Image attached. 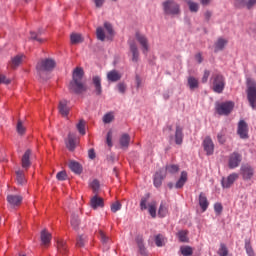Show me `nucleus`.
<instances>
[{
    "mask_svg": "<svg viewBox=\"0 0 256 256\" xmlns=\"http://www.w3.org/2000/svg\"><path fill=\"white\" fill-rule=\"evenodd\" d=\"M85 75V71L83 68L77 67L72 74V81L68 86L69 91L72 93H76L77 95H81V93H85L87 91V85H85V81H83V77Z\"/></svg>",
    "mask_w": 256,
    "mask_h": 256,
    "instance_id": "nucleus-1",
    "label": "nucleus"
},
{
    "mask_svg": "<svg viewBox=\"0 0 256 256\" xmlns=\"http://www.w3.org/2000/svg\"><path fill=\"white\" fill-rule=\"evenodd\" d=\"M57 63L51 58L40 60L36 65L37 73L40 77H43L44 73H49L55 69Z\"/></svg>",
    "mask_w": 256,
    "mask_h": 256,
    "instance_id": "nucleus-2",
    "label": "nucleus"
},
{
    "mask_svg": "<svg viewBox=\"0 0 256 256\" xmlns=\"http://www.w3.org/2000/svg\"><path fill=\"white\" fill-rule=\"evenodd\" d=\"M162 9L164 15L170 17H176V15H181V6L174 0H166L162 3Z\"/></svg>",
    "mask_w": 256,
    "mask_h": 256,
    "instance_id": "nucleus-3",
    "label": "nucleus"
},
{
    "mask_svg": "<svg viewBox=\"0 0 256 256\" xmlns=\"http://www.w3.org/2000/svg\"><path fill=\"white\" fill-rule=\"evenodd\" d=\"M104 29L102 27H98L96 29V37L99 41H105V39H111L113 37L114 31H113V25L109 22L104 23ZM106 31V35H105Z\"/></svg>",
    "mask_w": 256,
    "mask_h": 256,
    "instance_id": "nucleus-4",
    "label": "nucleus"
},
{
    "mask_svg": "<svg viewBox=\"0 0 256 256\" xmlns=\"http://www.w3.org/2000/svg\"><path fill=\"white\" fill-rule=\"evenodd\" d=\"M247 99L252 109H256V82L248 79L247 80Z\"/></svg>",
    "mask_w": 256,
    "mask_h": 256,
    "instance_id": "nucleus-5",
    "label": "nucleus"
},
{
    "mask_svg": "<svg viewBox=\"0 0 256 256\" xmlns=\"http://www.w3.org/2000/svg\"><path fill=\"white\" fill-rule=\"evenodd\" d=\"M211 79L214 93H223L225 89V77L221 74H214Z\"/></svg>",
    "mask_w": 256,
    "mask_h": 256,
    "instance_id": "nucleus-6",
    "label": "nucleus"
},
{
    "mask_svg": "<svg viewBox=\"0 0 256 256\" xmlns=\"http://www.w3.org/2000/svg\"><path fill=\"white\" fill-rule=\"evenodd\" d=\"M240 175L243 181H251L255 175V168L249 163L242 164L240 167Z\"/></svg>",
    "mask_w": 256,
    "mask_h": 256,
    "instance_id": "nucleus-7",
    "label": "nucleus"
},
{
    "mask_svg": "<svg viewBox=\"0 0 256 256\" xmlns=\"http://www.w3.org/2000/svg\"><path fill=\"white\" fill-rule=\"evenodd\" d=\"M234 107H235V103L231 101L223 102L216 105V111L218 115H229L231 111H233Z\"/></svg>",
    "mask_w": 256,
    "mask_h": 256,
    "instance_id": "nucleus-8",
    "label": "nucleus"
},
{
    "mask_svg": "<svg viewBox=\"0 0 256 256\" xmlns=\"http://www.w3.org/2000/svg\"><path fill=\"white\" fill-rule=\"evenodd\" d=\"M243 161V156L238 152H233L228 158L229 169H237L241 162Z\"/></svg>",
    "mask_w": 256,
    "mask_h": 256,
    "instance_id": "nucleus-9",
    "label": "nucleus"
},
{
    "mask_svg": "<svg viewBox=\"0 0 256 256\" xmlns=\"http://www.w3.org/2000/svg\"><path fill=\"white\" fill-rule=\"evenodd\" d=\"M239 179V175L237 173H231L226 178L223 177L221 180V185L223 189H230L233 186V183H235Z\"/></svg>",
    "mask_w": 256,
    "mask_h": 256,
    "instance_id": "nucleus-10",
    "label": "nucleus"
},
{
    "mask_svg": "<svg viewBox=\"0 0 256 256\" xmlns=\"http://www.w3.org/2000/svg\"><path fill=\"white\" fill-rule=\"evenodd\" d=\"M237 134L240 139H249V126L245 120H240L238 123Z\"/></svg>",
    "mask_w": 256,
    "mask_h": 256,
    "instance_id": "nucleus-11",
    "label": "nucleus"
},
{
    "mask_svg": "<svg viewBox=\"0 0 256 256\" xmlns=\"http://www.w3.org/2000/svg\"><path fill=\"white\" fill-rule=\"evenodd\" d=\"M136 40L142 47V53H144V55H147V53L149 52V40L147 39V36L141 33H136Z\"/></svg>",
    "mask_w": 256,
    "mask_h": 256,
    "instance_id": "nucleus-12",
    "label": "nucleus"
},
{
    "mask_svg": "<svg viewBox=\"0 0 256 256\" xmlns=\"http://www.w3.org/2000/svg\"><path fill=\"white\" fill-rule=\"evenodd\" d=\"M7 202L13 209H15V207H19V205L23 203V196L17 194H9L7 196Z\"/></svg>",
    "mask_w": 256,
    "mask_h": 256,
    "instance_id": "nucleus-13",
    "label": "nucleus"
},
{
    "mask_svg": "<svg viewBox=\"0 0 256 256\" xmlns=\"http://www.w3.org/2000/svg\"><path fill=\"white\" fill-rule=\"evenodd\" d=\"M235 7L238 9L246 8L248 10L253 9L256 5V0H235Z\"/></svg>",
    "mask_w": 256,
    "mask_h": 256,
    "instance_id": "nucleus-14",
    "label": "nucleus"
},
{
    "mask_svg": "<svg viewBox=\"0 0 256 256\" xmlns=\"http://www.w3.org/2000/svg\"><path fill=\"white\" fill-rule=\"evenodd\" d=\"M202 145L204 147V151H206V155H213L215 152V144L209 136L204 139Z\"/></svg>",
    "mask_w": 256,
    "mask_h": 256,
    "instance_id": "nucleus-15",
    "label": "nucleus"
},
{
    "mask_svg": "<svg viewBox=\"0 0 256 256\" xmlns=\"http://www.w3.org/2000/svg\"><path fill=\"white\" fill-rule=\"evenodd\" d=\"M167 177V172H165L164 169H160L158 172L154 175V186L160 187L163 185V179Z\"/></svg>",
    "mask_w": 256,
    "mask_h": 256,
    "instance_id": "nucleus-16",
    "label": "nucleus"
},
{
    "mask_svg": "<svg viewBox=\"0 0 256 256\" xmlns=\"http://www.w3.org/2000/svg\"><path fill=\"white\" fill-rule=\"evenodd\" d=\"M68 167L70 171L76 175H81L83 173V166L75 160L70 161Z\"/></svg>",
    "mask_w": 256,
    "mask_h": 256,
    "instance_id": "nucleus-17",
    "label": "nucleus"
},
{
    "mask_svg": "<svg viewBox=\"0 0 256 256\" xmlns=\"http://www.w3.org/2000/svg\"><path fill=\"white\" fill-rule=\"evenodd\" d=\"M31 150H26L24 155L22 156L21 163L23 169H29L31 167Z\"/></svg>",
    "mask_w": 256,
    "mask_h": 256,
    "instance_id": "nucleus-18",
    "label": "nucleus"
},
{
    "mask_svg": "<svg viewBox=\"0 0 256 256\" xmlns=\"http://www.w3.org/2000/svg\"><path fill=\"white\" fill-rule=\"evenodd\" d=\"M199 206L202 209L203 212L207 211V209L209 208V200H207V196L205 195V193L201 192L199 194Z\"/></svg>",
    "mask_w": 256,
    "mask_h": 256,
    "instance_id": "nucleus-19",
    "label": "nucleus"
},
{
    "mask_svg": "<svg viewBox=\"0 0 256 256\" xmlns=\"http://www.w3.org/2000/svg\"><path fill=\"white\" fill-rule=\"evenodd\" d=\"M92 83L94 85L96 95H101L103 93V87L101 86V77L93 76Z\"/></svg>",
    "mask_w": 256,
    "mask_h": 256,
    "instance_id": "nucleus-20",
    "label": "nucleus"
},
{
    "mask_svg": "<svg viewBox=\"0 0 256 256\" xmlns=\"http://www.w3.org/2000/svg\"><path fill=\"white\" fill-rule=\"evenodd\" d=\"M228 41L225 38H218L214 44V53H219V51H223L227 45Z\"/></svg>",
    "mask_w": 256,
    "mask_h": 256,
    "instance_id": "nucleus-21",
    "label": "nucleus"
},
{
    "mask_svg": "<svg viewBox=\"0 0 256 256\" xmlns=\"http://www.w3.org/2000/svg\"><path fill=\"white\" fill-rule=\"evenodd\" d=\"M66 147L70 151H75V148L77 147V138L75 135L69 133L68 134V140L66 141Z\"/></svg>",
    "mask_w": 256,
    "mask_h": 256,
    "instance_id": "nucleus-22",
    "label": "nucleus"
},
{
    "mask_svg": "<svg viewBox=\"0 0 256 256\" xmlns=\"http://www.w3.org/2000/svg\"><path fill=\"white\" fill-rule=\"evenodd\" d=\"M90 205L92 209H99V207H104L105 203L103 202V198L95 195L94 197L91 198Z\"/></svg>",
    "mask_w": 256,
    "mask_h": 256,
    "instance_id": "nucleus-23",
    "label": "nucleus"
},
{
    "mask_svg": "<svg viewBox=\"0 0 256 256\" xmlns=\"http://www.w3.org/2000/svg\"><path fill=\"white\" fill-rule=\"evenodd\" d=\"M183 127L176 125L175 130V143L176 145H182L183 144Z\"/></svg>",
    "mask_w": 256,
    "mask_h": 256,
    "instance_id": "nucleus-24",
    "label": "nucleus"
},
{
    "mask_svg": "<svg viewBox=\"0 0 256 256\" xmlns=\"http://www.w3.org/2000/svg\"><path fill=\"white\" fill-rule=\"evenodd\" d=\"M107 79L108 81H111V83H117V81H121V73L117 70L109 71L107 73Z\"/></svg>",
    "mask_w": 256,
    "mask_h": 256,
    "instance_id": "nucleus-25",
    "label": "nucleus"
},
{
    "mask_svg": "<svg viewBox=\"0 0 256 256\" xmlns=\"http://www.w3.org/2000/svg\"><path fill=\"white\" fill-rule=\"evenodd\" d=\"M23 59H25L24 55H17L11 59L9 65L12 69H17L21 63H23Z\"/></svg>",
    "mask_w": 256,
    "mask_h": 256,
    "instance_id": "nucleus-26",
    "label": "nucleus"
},
{
    "mask_svg": "<svg viewBox=\"0 0 256 256\" xmlns=\"http://www.w3.org/2000/svg\"><path fill=\"white\" fill-rule=\"evenodd\" d=\"M58 109L62 117H67V115H69V106L67 105V100H61Z\"/></svg>",
    "mask_w": 256,
    "mask_h": 256,
    "instance_id": "nucleus-27",
    "label": "nucleus"
},
{
    "mask_svg": "<svg viewBox=\"0 0 256 256\" xmlns=\"http://www.w3.org/2000/svg\"><path fill=\"white\" fill-rule=\"evenodd\" d=\"M185 183H187V172L182 171L180 178L178 179V181L175 184V188L183 189V187L185 186Z\"/></svg>",
    "mask_w": 256,
    "mask_h": 256,
    "instance_id": "nucleus-28",
    "label": "nucleus"
},
{
    "mask_svg": "<svg viewBox=\"0 0 256 256\" xmlns=\"http://www.w3.org/2000/svg\"><path fill=\"white\" fill-rule=\"evenodd\" d=\"M130 51L132 53V61L133 63H137L139 61V48H137V44L130 43Z\"/></svg>",
    "mask_w": 256,
    "mask_h": 256,
    "instance_id": "nucleus-29",
    "label": "nucleus"
},
{
    "mask_svg": "<svg viewBox=\"0 0 256 256\" xmlns=\"http://www.w3.org/2000/svg\"><path fill=\"white\" fill-rule=\"evenodd\" d=\"M129 143H131V136L125 133L120 137V145L122 149H127L129 147Z\"/></svg>",
    "mask_w": 256,
    "mask_h": 256,
    "instance_id": "nucleus-30",
    "label": "nucleus"
},
{
    "mask_svg": "<svg viewBox=\"0 0 256 256\" xmlns=\"http://www.w3.org/2000/svg\"><path fill=\"white\" fill-rule=\"evenodd\" d=\"M188 87H189V89H191V91H193L195 89H199V79H197L193 76H189L188 77Z\"/></svg>",
    "mask_w": 256,
    "mask_h": 256,
    "instance_id": "nucleus-31",
    "label": "nucleus"
},
{
    "mask_svg": "<svg viewBox=\"0 0 256 256\" xmlns=\"http://www.w3.org/2000/svg\"><path fill=\"white\" fill-rule=\"evenodd\" d=\"M57 247H58V251H59V253H61V255H67V253H69L66 241L59 240L57 243Z\"/></svg>",
    "mask_w": 256,
    "mask_h": 256,
    "instance_id": "nucleus-32",
    "label": "nucleus"
},
{
    "mask_svg": "<svg viewBox=\"0 0 256 256\" xmlns=\"http://www.w3.org/2000/svg\"><path fill=\"white\" fill-rule=\"evenodd\" d=\"M136 243L139 248V253L142 254L143 256H147V249L145 248V245L143 244V237L138 236L136 238Z\"/></svg>",
    "mask_w": 256,
    "mask_h": 256,
    "instance_id": "nucleus-33",
    "label": "nucleus"
},
{
    "mask_svg": "<svg viewBox=\"0 0 256 256\" xmlns=\"http://www.w3.org/2000/svg\"><path fill=\"white\" fill-rule=\"evenodd\" d=\"M70 42L72 45H77L79 43H83V36L79 33H72L70 35Z\"/></svg>",
    "mask_w": 256,
    "mask_h": 256,
    "instance_id": "nucleus-34",
    "label": "nucleus"
},
{
    "mask_svg": "<svg viewBox=\"0 0 256 256\" xmlns=\"http://www.w3.org/2000/svg\"><path fill=\"white\" fill-rule=\"evenodd\" d=\"M70 223H71L72 229H74L75 231H77V229H79V225H81V220L79 219V215H77V214H72Z\"/></svg>",
    "mask_w": 256,
    "mask_h": 256,
    "instance_id": "nucleus-35",
    "label": "nucleus"
},
{
    "mask_svg": "<svg viewBox=\"0 0 256 256\" xmlns=\"http://www.w3.org/2000/svg\"><path fill=\"white\" fill-rule=\"evenodd\" d=\"M41 242L42 245H49V243H51V233L47 232V230H43L41 232Z\"/></svg>",
    "mask_w": 256,
    "mask_h": 256,
    "instance_id": "nucleus-36",
    "label": "nucleus"
},
{
    "mask_svg": "<svg viewBox=\"0 0 256 256\" xmlns=\"http://www.w3.org/2000/svg\"><path fill=\"white\" fill-rule=\"evenodd\" d=\"M244 249L246 251V255L255 256V250H253V246L251 245V240L246 239Z\"/></svg>",
    "mask_w": 256,
    "mask_h": 256,
    "instance_id": "nucleus-37",
    "label": "nucleus"
},
{
    "mask_svg": "<svg viewBox=\"0 0 256 256\" xmlns=\"http://www.w3.org/2000/svg\"><path fill=\"white\" fill-rule=\"evenodd\" d=\"M165 173H170L171 175H175V173H179V165L177 164H168L165 168Z\"/></svg>",
    "mask_w": 256,
    "mask_h": 256,
    "instance_id": "nucleus-38",
    "label": "nucleus"
},
{
    "mask_svg": "<svg viewBox=\"0 0 256 256\" xmlns=\"http://www.w3.org/2000/svg\"><path fill=\"white\" fill-rule=\"evenodd\" d=\"M187 235H189V231L187 230H181L177 234L178 239L181 243H189V237H187Z\"/></svg>",
    "mask_w": 256,
    "mask_h": 256,
    "instance_id": "nucleus-39",
    "label": "nucleus"
},
{
    "mask_svg": "<svg viewBox=\"0 0 256 256\" xmlns=\"http://www.w3.org/2000/svg\"><path fill=\"white\" fill-rule=\"evenodd\" d=\"M217 253L219 256H233L229 254V248H227V245H225V243L220 244V247Z\"/></svg>",
    "mask_w": 256,
    "mask_h": 256,
    "instance_id": "nucleus-40",
    "label": "nucleus"
},
{
    "mask_svg": "<svg viewBox=\"0 0 256 256\" xmlns=\"http://www.w3.org/2000/svg\"><path fill=\"white\" fill-rule=\"evenodd\" d=\"M16 181L18 185H25V183H27V180L25 179V174L23 173V171L18 170L16 172Z\"/></svg>",
    "mask_w": 256,
    "mask_h": 256,
    "instance_id": "nucleus-41",
    "label": "nucleus"
},
{
    "mask_svg": "<svg viewBox=\"0 0 256 256\" xmlns=\"http://www.w3.org/2000/svg\"><path fill=\"white\" fill-rule=\"evenodd\" d=\"M225 135H227V130L226 129H222L217 134L218 143H220V145H225V143L227 141V138L225 137Z\"/></svg>",
    "mask_w": 256,
    "mask_h": 256,
    "instance_id": "nucleus-42",
    "label": "nucleus"
},
{
    "mask_svg": "<svg viewBox=\"0 0 256 256\" xmlns=\"http://www.w3.org/2000/svg\"><path fill=\"white\" fill-rule=\"evenodd\" d=\"M186 3L191 13H197V11H199V3L193 2L191 0H186Z\"/></svg>",
    "mask_w": 256,
    "mask_h": 256,
    "instance_id": "nucleus-43",
    "label": "nucleus"
},
{
    "mask_svg": "<svg viewBox=\"0 0 256 256\" xmlns=\"http://www.w3.org/2000/svg\"><path fill=\"white\" fill-rule=\"evenodd\" d=\"M151 217H157V202H151L148 207Z\"/></svg>",
    "mask_w": 256,
    "mask_h": 256,
    "instance_id": "nucleus-44",
    "label": "nucleus"
},
{
    "mask_svg": "<svg viewBox=\"0 0 256 256\" xmlns=\"http://www.w3.org/2000/svg\"><path fill=\"white\" fill-rule=\"evenodd\" d=\"M90 187L93 191V193H99V189L101 187V184L99 183V180L94 179L91 183H90Z\"/></svg>",
    "mask_w": 256,
    "mask_h": 256,
    "instance_id": "nucleus-45",
    "label": "nucleus"
},
{
    "mask_svg": "<svg viewBox=\"0 0 256 256\" xmlns=\"http://www.w3.org/2000/svg\"><path fill=\"white\" fill-rule=\"evenodd\" d=\"M167 213H168L167 206H165V203L162 202L158 210V215L159 217H166Z\"/></svg>",
    "mask_w": 256,
    "mask_h": 256,
    "instance_id": "nucleus-46",
    "label": "nucleus"
},
{
    "mask_svg": "<svg viewBox=\"0 0 256 256\" xmlns=\"http://www.w3.org/2000/svg\"><path fill=\"white\" fill-rule=\"evenodd\" d=\"M16 131L18 135H25V126L23 125V121L18 120L17 126H16Z\"/></svg>",
    "mask_w": 256,
    "mask_h": 256,
    "instance_id": "nucleus-47",
    "label": "nucleus"
},
{
    "mask_svg": "<svg viewBox=\"0 0 256 256\" xmlns=\"http://www.w3.org/2000/svg\"><path fill=\"white\" fill-rule=\"evenodd\" d=\"M181 253L184 256H191V255H193V248H191L190 246L182 247Z\"/></svg>",
    "mask_w": 256,
    "mask_h": 256,
    "instance_id": "nucleus-48",
    "label": "nucleus"
},
{
    "mask_svg": "<svg viewBox=\"0 0 256 256\" xmlns=\"http://www.w3.org/2000/svg\"><path fill=\"white\" fill-rule=\"evenodd\" d=\"M147 201H149V194L141 198V201H140L141 211H145V209H147Z\"/></svg>",
    "mask_w": 256,
    "mask_h": 256,
    "instance_id": "nucleus-49",
    "label": "nucleus"
},
{
    "mask_svg": "<svg viewBox=\"0 0 256 256\" xmlns=\"http://www.w3.org/2000/svg\"><path fill=\"white\" fill-rule=\"evenodd\" d=\"M39 35H41V32H30V39L32 41H38V43H43V39L39 38Z\"/></svg>",
    "mask_w": 256,
    "mask_h": 256,
    "instance_id": "nucleus-50",
    "label": "nucleus"
},
{
    "mask_svg": "<svg viewBox=\"0 0 256 256\" xmlns=\"http://www.w3.org/2000/svg\"><path fill=\"white\" fill-rule=\"evenodd\" d=\"M77 129L80 133V135H85V122L83 120H80L77 124Z\"/></svg>",
    "mask_w": 256,
    "mask_h": 256,
    "instance_id": "nucleus-51",
    "label": "nucleus"
},
{
    "mask_svg": "<svg viewBox=\"0 0 256 256\" xmlns=\"http://www.w3.org/2000/svg\"><path fill=\"white\" fill-rule=\"evenodd\" d=\"M56 179L58 181H67V172L65 171H60L56 175Z\"/></svg>",
    "mask_w": 256,
    "mask_h": 256,
    "instance_id": "nucleus-52",
    "label": "nucleus"
},
{
    "mask_svg": "<svg viewBox=\"0 0 256 256\" xmlns=\"http://www.w3.org/2000/svg\"><path fill=\"white\" fill-rule=\"evenodd\" d=\"M112 213H117V211H121V202L117 201L111 205Z\"/></svg>",
    "mask_w": 256,
    "mask_h": 256,
    "instance_id": "nucleus-53",
    "label": "nucleus"
},
{
    "mask_svg": "<svg viewBox=\"0 0 256 256\" xmlns=\"http://www.w3.org/2000/svg\"><path fill=\"white\" fill-rule=\"evenodd\" d=\"M11 83V79L7 78V76L0 74V85H9Z\"/></svg>",
    "mask_w": 256,
    "mask_h": 256,
    "instance_id": "nucleus-54",
    "label": "nucleus"
},
{
    "mask_svg": "<svg viewBox=\"0 0 256 256\" xmlns=\"http://www.w3.org/2000/svg\"><path fill=\"white\" fill-rule=\"evenodd\" d=\"M117 89H118L119 93H121L123 95V94H125V91H127V85L123 82H120L117 84Z\"/></svg>",
    "mask_w": 256,
    "mask_h": 256,
    "instance_id": "nucleus-55",
    "label": "nucleus"
},
{
    "mask_svg": "<svg viewBox=\"0 0 256 256\" xmlns=\"http://www.w3.org/2000/svg\"><path fill=\"white\" fill-rule=\"evenodd\" d=\"M214 211L216 215H221L223 213V205L221 203L214 204Z\"/></svg>",
    "mask_w": 256,
    "mask_h": 256,
    "instance_id": "nucleus-56",
    "label": "nucleus"
},
{
    "mask_svg": "<svg viewBox=\"0 0 256 256\" xmlns=\"http://www.w3.org/2000/svg\"><path fill=\"white\" fill-rule=\"evenodd\" d=\"M115 117L111 113H107L103 116V123H111Z\"/></svg>",
    "mask_w": 256,
    "mask_h": 256,
    "instance_id": "nucleus-57",
    "label": "nucleus"
},
{
    "mask_svg": "<svg viewBox=\"0 0 256 256\" xmlns=\"http://www.w3.org/2000/svg\"><path fill=\"white\" fill-rule=\"evenodd\" d=\"M112 139H113V133L111 131H109L107 133V137H106V143H107L108 147H113Z\"/></svg>",
    "mask_w": 256,
    "mask_h": 256,
    "instance_id": "nucleus-58",
    "label": "nucleus"
},
{
    "mask_svg": "<svg viewBox=\"0 0 256 256\" xmlns=\"http://www.w3.org/2000/svg\"><path fill=\"white\" fill-rule=\"evenodd\" d=\"M155 243H156L157 247H163V235L158 234L155 237Z\"/></svg>",
    "mask_w": 256,
    "mask_h": 256,
    "instance_id": "nucleus-59",
    "label": "nucleus"
},
{
    "mask_svg": "<svg viewBox=\"0 0 256 256\" xmlns=\"http://www.w3.org/2000/svg\"><path fill=\"white\" fill-rule=\"evenodd\" d=\"M76 247H85V237L79 236L77 238Z\"/></svg>",
    "mask_w": 256,
    "mask_h": 256,
    "instance_id": "nucleus-60",
    "label": "nucleus"
},
{
    "mask_svg": "<svg viewBox=\"0 0 256 256\" xmlns=\"http://www.w3.org/2000/svg\"><path fill=\"white\" fill-rule=\"evenodd\" d=\"M211 75V71L209 70H204V74H203V77L201 79V82L202 83H207V81H209V77Z\"/></svg>",
    "mask_w": 256,
    "mask_h": 256,
    "instance_id": "nucleus-61",
    "label": "nucleus"
},
{
    "mask_svg": "<svg viewBox=\"0 0 256 256\" xmlns=\"http://www.w3.org/2000/svg\"><path fill=\"white\" fill-rule=\"evenodd\" d=\"M100 239H101L102 243H107L109 241V237H106V235L103 231H100Z\"/></svg>",
    "mask_w": 256,
    "mask_h": 256,
    "instance_id": "nucleus-62",
    "label": "nucleus"
},
{
    "mask_svg": "<svg viewBox=\"0 0 256 256\" xmlns=\"http://www.w3.org/2000/svg\"><path fill=\"white\" fill-rule=\"evenodd\" d=\"M195 59H196L197 63H199V64L203 63V54L197 53L195 55Z\"/></svg>",
    "mask_w": 256,
    "mask_h": 256,
    "instance_id": "nucleus-63",
    "label": "nucleus"
},
{
    "mask_svg": "<svg viewBox=\"0 0 256 256\" xmlns=\"http://www.w3.org/2000/svg\"><path fill=\"white\" fill-rule=\"evenodd\" d=\"M88 157H89V159H95L96 154H95V150L94 149H90L88 151Z\"/></svg>",
    "mask_w": 256,
    "mask_h": 256,
    "instance_id": "nucleus-64",
    "label": "nucleus"
}]
</instances>
